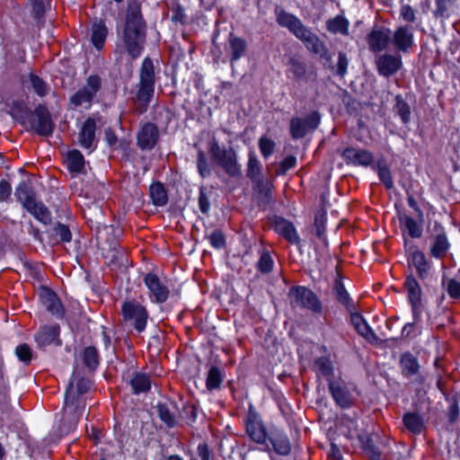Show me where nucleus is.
Here are the masks:
<instances>
[{
    "label": "nucleus",
    "instance_id": "obj_1",
    "mask_svg": "<svg viewBox=\"0 0 460 460\" xmlns=\"http://www.w3.org/2000/svg\"><path fill=\"white\" fill-rule=\"evenodd\" d=\"M146 29L141 3L138 0H128L125 22L119 37L131 59L141 55L146 43Z\"/></svg>",
    "mask_w": 460,
    "mask_h": 460
},
{
    "label": "nucleus",
    "instance_id": "obj_2",
    "mask_svg": "<svg viewBox=\"0 0 460 460\" xmlns=\"http://www.w3.org/2000/svg\"><path fill=\"white\" fill-rule=\"evenodd\" d=\"M155 68L150 58H146L141 65L139 83L137 85V93L133 98L135 110L137 113H145L149 107L155 93Z\"/></svg>",
    "mask_w": 460,
    "mask_h": 460
},
{
    "label": "nucleus",
    "instance_id": "obj_3",
    "mask_svg": "<svg viewBox=\"0 0 460 460\" xmlns=\"http://www.w3.org/2000/svg\"><path fill=\"white\" fill-rule=\"evenodd\" d=\"M91 385L90 379L82 377L76 381L75 388L73 383H70L66 389L62 420L64 422H69V429L75 427L83 413V407L80 406L78 398L86 394Z\"/></svg>",
    "mask_w": 460,
    "mask_h": 460
},
{
    "label": "nucleus",
    "instance_id": "obj_4",
    "mask_svg": "<svg viewBox=\"0 0 460 460\" xmlns=\"http://www.w3.org/2000/svg\"><path fill=\"white\" fill-rule=\"evenodd\" d=\"M15 195L22 207L37 220L44 225L50 224L51 213L49 208L36 199L32 188L26 181H22L16 188Z\"/></svg>",
    "mask_w": 460,
    "mask_h": 460
},
{
    "label": "nucleus",
    "instance_id": "obj_5",
    "mask_svg": "<svg viewBox=\"0 0 460 460\" xmlns=\"http://www.w3.org/2000/svg\"><path fill=\"white\" fill-rule=\"evenodd\" d=\"M208 152L213 161L230 177L242 175V168L237 161V154L233 147L221 146L216 138L208 143Z\"/></svg>",
    "mask_w": 460,
    "mask_h": 460
},
{
    "label": "nucleus",
    "instance_id": "obj_6",
    "mask_svg": "<svg viewBox=\"0 0 460 460\" xmlns=\"http://www.w3.org/2000/svg\"><path fill=\"white\" fill-rule=\"evenodd\" d=\"M121 314L124 321L132 325L137 332H142L146 329L148 313L139 302L125 301L121 306Z\"/></svg>",
    "mask_w": 460,
    "mask_h": 460
},
{
    "label": "nucleus",
    "instance_id": "obj_7",
    "mask_svg": "<svg viewBox=\"0 0 460 460\" xmlns=\"http://www.w3.org/2000/svg\"><path fill=\"white\" fill-rule=\"evenodd\" d=\"M289 297L293 306L321 313L322 303L317 296L305 287H293L289 291Z\"/></svg>",
    "mask_w": 460,
    "mask_h": 460
},
{
    "label": "nucleus",
    "instance_id": "obj_8",
    "mask_svg": "<svg viewBox=\"0 0 460 460\" xmlns=\"http://www.w3.org/2000/svg\"><path fill=\"white\" fill-rule=\"evenodd\" d=\"M101 88L102 78L97 75H92L87 77L84 86L70 97V102L75 107L83 105L89 107Z\"/></svg>",
    "mask_w": 460,
    "mask_h": 460
},
{
    "label": "nucleus",
    "instance_id": "obj_9",
    "mask_svg": "<svg viewBox=\"0 0 460 460\" xmlns=\"http://www.w3.org/2000/svg\"><path fill=\"white\" fill-rule=\"evenodd\" d=\"M399 367L401 375L406 379L414 377V382L420 385L426 381L425 376L420 373V364L417 357L410 351H404L400 355Z\"/></svg>",
    "mask_w": 460,
    "mask_h": 460
},
{
    "label": "nucleus",
    "instance_id": "obj_10",
    "mask_svg": "<svg viewBox=\"0 0 460 460\" xmlns=\"http://www.w3.org/2000/svg\"><path fill=\"white\" fill-rule=\"evenodd\" d=\"M321 121L320 113L313 111L305 118H292L290 120V135L294 139L304 137L309 131L315 130Z\"/></svg>",
    "mask_w": 460,
    "mask_h": 460
},
{
    "label": "nucleus",
    "instance_id": "obj_11",
    "mask_svg": "<svg viewBox=\"0 0 460 460\" xmlns=\"http://www.w3.org/2000/svg\"><path fill=\"white\" fill-rule=\"evenodd\" d=\"M430 255L437 259H442L449 250L450 243L445 227L435 221L430 229Z\"/></svg>",
    "mask_w": 460,
    "mask_h": 460
},
{
    "label": "nucleus",
    "instance_id": "obj_12",
    "mask_svg": "<svg viewBox=\"0 0 460 460\" xmlns=\"http://www.w3.org/2000/svg\"><path fill=\"white\" fill-rule=\"evenodd\" d=\"M32 115L35 118L30 121L31 129L42 137L52 135L55 123L51 119V114L48 108L44 105H38L34 109Z\"/></svg>",
    "mask_w": 460,
    "mask_h": 460
},
{
    "label": "nucleus",
    "instance_id": "obj_13",
    "mask_svg": "<svg viewBox=\"0 0 460 460\" xmlns=\"http://www.w3.org/2000/svg\"><path fill=\"white\" fill-rule=\"evenodd\" d=\"M39 297L45 309L58 319H62L65 315L64 306L57 296L50 288L42 287L39 292Z\"/></svg>",
    "mask_w": 460,
    "mask_h": 460
},
{
    "label": "nucleus",
    "instance_id": "obj_14",
    "mask_svg": "<svg viewBox=\"0 0 460 460\" xmlns=\"http://www.w3.org/2000/svg\"><path fill=\"white\" fill-rule=\"evenodd\" d=\"M97 121L101 119L88 118L82 125L78 134V141L82 147L93 151L96 148L98 139L96 137Z\"/></svg>",
    "mask_w": 460,
    "mask_h": 460
},
{
    "label": "nucleus",
    "instance_id": "obj_15",
    "mask_svg": "<svg viewBox=\"0 0 460 460\" xmlns=\"http://www.w3.org/2000/svg\"><path fill=\"white\" fill-rule=\"evenodd\" d=\"M274 13L278 24L280 27L288 29L289 32L296 38L306 28L298 17L293 13H288L279 6H276Z\"/></svg>",
    "mask_w": 460,
    "mask_h": 460
},
{
    "label": "nucleus",
    "instance_id": "obj_16",
    "mask_svg": "<svg viewBox=\"0 0 460 460\" xmlns=\"http://www.w3.org/2000/svg\"><path fill=\"white\" fill-rule=\"evenodd\" d=\"M159 129L152 122L143 124L137 135V145L142 150H151L159 140Z\"/></svg>",
    "mask_w": 460,
    "mask_h": 460
},
{
    "label": "nucleus",
    "instance_id": "obj_17",
    "mask_svg": "<svg viewBox=\"0 0 460 460\" xmlns=\"http://www.w3.org/2000/svg\"><path fill=\"white\" fill-rule=\"evenodd\" d=\"M297 39L303 41L306 49L311 52L319 55L322 58L331 60V55L323 41L307 27L300 33Z\"/></svg>",
    "mask_w": 460,
    "mask_h": 460
},
{
    "label": "nucleus",
    "instance_id": "obj_18",
    "mask_svg": "<svg viewBox=\"0 0 460 460\" xmlns=\"http://www.w3.org/2000/svg\"><path fill=\"white\" fill-rule=\"evenodd\" d=\"M391 38L392 32L388 28L374 27L367 37L369 49L375 53L385 50Z\"/></svg>",
    "mask_w": 460,
    "mask_h": 460
},
{
    "label": "nucleus",
    "instance_id": "obj_19",
    "mask_svg": "<svg viewBox=\"0 0 460 460\" xmlns=\"http://www.w3.org/2000/svg\"><path fill=\"white\" fill-rule=\"evenodd\" d=\"M144 282L150 292L152 301L162 304L167 300L169 288L155 274L147 273L145 276Z\"/></svg>",
    "mask_w": 460,
    "mask_h": 460
},
{
    "label": "nucleus",
    "instance_id": "obj_20",
    "mask_svg": "<svg viewBox=\"0 0 460 460\" xmlns=\"http://www.w3.org/2000/svg\"><path fill=\"white\" fill-rule=\"evenodd\" d=\"M328 386L333 400L341 408L351 406L352 395L343 381L331 378Z\"/></svg>",
    "mask_w": 460,
    "mask_h": 460
},
{
    "label": "nucleus",
    "instance_id": "obj_21",
    "mask_svg": "<svg viewBox=\"0 0 460 460\" xmlns=\"http://www.w3.org/2000/svg\"><path fill=\"white\" fill-rule=\"evenodd\" d=\"M341 156L346 164L356 166H368L374 161V155L371 152L355 147L345 148Z\"/></svg>",
    "mask_w": 460,
    "mask_h": 460
},
{
    "label": "nucleus",
    "instance_id": "obj_22",
    "mask_svg": "<svg viewBox=\"0 0 460 460\" xmlns=\"http://www.w3.org/2000/svg\"><path fill=\"white\" fill-rule=\"evenodd\" d=\"M376 65L379 75L388 77L396 74L402 63L400 56L384 54L376 58Z\"/></svg>",
    "mask_w": 460,
    "mask_h": 460
},
{
    "label": "nucleus",
    "instance_id": "obj_23",
    "mask_svg": "<svg viewBox=\"0 0 460 460\" xmlns=\"http://www.w3.org/2000/svg\"><path fill=\"white\" fill-rule=\"evenodd\" d=\"M404 287L407 291V296L411 306L412 314L414 317L417 318L418 314H420V306L422 296L420 286L413 275L410 274L405 279Z\"/></svg>",
    "mask_w": 460,
    "mask_h": 460
},
{
    "label": "nucleus",
    "instance_id": "obj_24",
    "mask_svg": "<svg viewBox=\"0 0 460 460\" xmlns=\"http://www.w3.org/2000/svg\"><path fill=\"white\" fill-rule=\"evenodd\" d=\"M250 438L258 444H265L268 435L263 422L257 416H251L246 422Z\"/></svg>",
    "mask_w": 460,
    "mask_h": 460
},
{
    "label": "nucleus",
    "instance_id": "obj_25",
    "mask_svg": "<svg viewBox=\"0 0 460 460\" xmlns=\"http://www.w3.org/2000/svg\"><path fill=\"white\" fill-rule=\"evenodd\" d=\"M253 183L255 185V190L258 193V206L265 209L268 206H270L272 200L271 192L273 189V184L270 180L264 178L261 180H258Z\"/></svg>",
    "mask_w": 460,
    "mask_h": 460
},
{
    "label": "nucleus",
    "instance_id": "obj_26",
    "mask_svg": "<svg viewBox=\"0 0 460 460\" xmlns=\"http://www.w3.org/2000/svg\"><path fill=\"white\" fill-rule=\"evenodd\" d=\"M409 264L415 268L420 279L423 280L428 278L430 265L424 252L418 249L413 250L409 259Z\"/></svg>",
    "mask_w": 460,
    "mask_h": 460
},
{
    "label": "nucleus",
    "instance_id": "obj_27",
    "mask_svg": "<svg viewBox=\"0 0 460 460\" xmlns=\"http://www.w3.org/2000/svg\"><path fill=\"white\" fill-rule=\"evenodd\" d=\"M394 45L401 51H408L413 45V34L405 26L399 27L393 34Z\"/></svg>",
    "mask_w": 460,
    "mask_h": 460
},
{
    "label": "nucleus",
    "instance_id": "obj_28",
    "mask_svg": "<svg viewBox=\"0 0 460 460\" xmlns=\"http://www.w3.org/2000/svg\"><path fill=\"white\" fill-rule=\"evenodd\" d=\"M350 314V322L354 326L357 332L367 340L368 341H373L376 340V335L362 317V315L355 311L349 312Z\"/></svg>",
    "mask_w": 460,
    "mask_h": 460
},
{
    "label": "nucleus",
    "instance_id": "obj_29",
    "mask_svg": "<svg viewBox=\"0 0 460 460\" xmlns=\"http://www.w3.org/2000/svg\"><path fill=\"white\" fill-rule=\"evenodd\" d=\"M274 228L277 233L281 234L291 243H298L299 236L293 224L285 218L278 217L275 220Z\"/></svg>",
    "mask_w": 460,
    "mask_h": 460
},
{
    "label": "nucleus",
    "instance_id": "obj_30",
    "mask_svg": "<svg viewBox=\"0 0 460 460\" xmlns=\"http://www.w3.org/2000/svg\"><path fill=\"white\" fill-rule=\"evenodd\" d=\"M246 49L247 43L245 40L237 37L233 33L229 34L227 51L231 55L230 62L232 65L244 55Z\"/></svg>",
    "mask_w": 460,
    "mask_h": 460
},
{
    "label": "nucleus",
    "instance_id": "obj_31",
    "mask_svg": "<svg viewBox=\"0 0 460 460\" xmlns=\"http://www.w3.org/2000/svg\"><path fill=\"white\" fill-rule=\"evenodd\" d=\"M333 294L336 299L341 303L348 312L356 310V305L350 298L348 291L345 289L344 285L340 277L336 278L332 288Z\"/></svg>",
    "mask_w": 460,
    "mask_h": 460
},
{
    "label": "nucleus",
    "instance_id": "obj_32",
    "mask_svg": "<svg viewBox=\"0 0 460 460\" xmlns=\"http://www.w3.org/2000/svg\"><path fill=\"white\" fill-rule=\"evenodd\" d=\"M175 408V403H158L155 406L156 412L160 420L166 425L168 429H173L178 425V420L172 409Z\"/></svg>",
    "mask_w": 460,
    "mask_h": 460
},
{
    "label": "nucleus",
    "instance_id": "obj_33",
    "mask_svg": "<svg viewBox=\"0 0 460 460\" xmlns=\"http://www.w3.org/2000/svg\"><path fill=\"white\" fill-rule=\"evenodd\" d=\"M59 325H46L40 328L36 335V341L40 346H47L58 340Z\"/></svg>",
    "mask_w": 460,
    "mask_h": 460
},
{
    "label": "nucleus",
    "instance_id": "obj_34",
    "mask_svg": "<svg viewBox=\"0 0 460 460\" xmlns=\"http://www.w3.org/2000/svg\"><path fill=\"white\" fill-rule=\"evenodd\" d=\"M107 35L108 29L104 22L102 20L94 21L92 25L91 40L98 50L103 48Z\"/></svg>",
    "mask_w": 460,
    "mask_h": 460
},
{
    "label": "nucleus",
    "instance_id": "obj_35",
    "mask_svg": "<svg viewBox=\"0 0 460 460\" xmlns=\"http://www.w3.org/2000/svg\"><path fill=\"white\" fill-rule=\"evenodd\" d=\"M149 196L153 204L156 207H164L168 202L167 190L164 184L159 181L154 182L150 185Z\"/></svg>",
    "mask_w": 460,
    "mask_h": 460
},
{
    "label": "nucleus",
    "instance_id": "obj_36",
    "mask_svg": "<svg viewBox=\"0 0 460 460\" xmlns=\"http://www.w3.org/2000/svg\"><path fill=\"white\" fill-rule=\"evenodd\" d=\"M402 421L407 429L414 434L421 433L425 427L422 417L414 412L405 413Z\"/></svg>",
    "mask_w": 460,
    "mask_h": 460
},
{
    "label": "nucleus",
    "instance_id": "obj_37",
    "mask_svg": "<svg viewBox=\"0 0 460 460\" xmlns=\"http://www.w3.org/2000/svg\"><path fill=\"white\" fill-rule=\"evenodd\" d=\"M270 440L277 454L287 456L290 453L291 445L288 438L286 435L278 433L270 437Z\"/></svg>",
    "mask_w": 460,
    "mask_h": 460
},
{
    "label": "nucleus",
    "instance_id": "obj_38",
    "mask_svg": "<svg viewBox=\"0 0 460 460\" xmlns=\"http://www.w3.org/2000/svg\"><path fill=\"white\" fill-rule=\"evenodd\" d=\"M326 28L330 32L333 34H349V22L341 15H337L334 18L328 20L326 22Z\"/></svg>",
    "mask_w": 460,
    "mask_h": 460
},
{
    "label": "nucleus",
    "instance_id": "obj_39",
    "mask_svg": "<svg viewBox=\"0 0 460 460\" xmlns=\"http://www.w3.org/2000/svg\"><path fill=\"white\" fill-rule=\"evenodd\" d=\"M130 385L134 394L146 393L151 387V381L147 375L144 373H136L130 380Z\"/></svg>",
    "mask_w": 460,
    "mask_h": 460
},
{
    "label": "nucleus",
    "instance_id": "obj_40",
    "mask_svg": "<svg viewBox=\"0 0 460 460\" xmlns=\"http://www.w3.org/2000/svg\"><path fill=\"white\" fill-rule=\"evenodd\" d=\"M399 221L402 225L404 226L405 229L407 230L409 235L411 238H420L421 236L422 227L411 217L406 214L400 215Z\"/></svg>",
    "mask_w": 460,
    "mask_h": 460
},
{
    "label": "nucleus",
    "instance_id": "obj_41",
    "mask_svg": "<svg viewBox=\"0 0 460 460\" xmlns=\"http://www.w3.org/2000/svg\"><path fill=\"white\" fill-rule=\"evenodd\" d=\"M83 362L86 368L94 371L100 364L99 353L95 347L89 346L84 349Z\"/></svg>",
    "mask_w": 460,
    "mask_h": 460
},
{
    "label": "nucleus",
    "instance_id": "obj_42",
    "mask_svg": "<svg viewBox=\"0 0 460 460\" xmlns=\"http://www.w3.org/2000/svg\"><path fill=\"white\" fill-rule=\"evenodd\" d=\"M67 167L74 172H81L84 170V159L80 151L72 150L68 152Z\"/></svg>",
    "mask_w": 460,
    "mask_h": 460
},
{
    "label": "nucleus",
    "instance_id": "obj_43",
    "mask_svg": "<svg viewBox=\"0 0 460 460\" xmlns=\"http://www.w3.org/2000/svg\"><path fill=\"white\" fill-rule=\"evenodd\" d=\"M360 440L362 449L370 460H382V453L370 437H361Z\"/></svg>",
    "mask_w": 460,
    "mask_h": 460
},
{
    "label": "nucleus",
    "instance_id": "obj_44",
    "mask_svg": "<svg viewBox=\"0 0 460 460\" xmlns=\"http://www.w3.org/2000/svg\"><path fill=\"white\" fill-rule=\"evenodd\" d=\"M261 165L257 157L251 153L249 155L246 175L252 180V182H255L258 180L263 179V177H261Z\"/></svg>",
    "mask_w": 460,
    "mask_h": 460
},
{
    "label": "nucleus",
    "instance_id": "obj_45",
    "mask_svg": "<svg viewBox=\"0 0 460 460\" xmlns=\"http://www.w3.org/2000/svg\"><path fill=\"white\" fill-rule=\"evenodd\" d=\"M223 381V375L218 367L213 366L208 373L206 385L208 390L218 389Z\"/></svg>",
    "mask_w": 460,
    "mask_h": 460
},
{
    "label": "nucleus",
    "instance_id": "obj_46",
    "mask_svg": "<svg viewBox=\"0 0 460 460\" xmlns=\"http://www.w3.org/2000/svg\"><path fill=\"white\" fill-rule=\"evenodd\" d=\"M395 101V111L400 116L402 121L407 124L411 120V108L401 95H397Z\"/></svg>",
    "mask_w": 460,
    "mask_h": 460
},
{
    "label": "nucleus",
    "instance_id": "obj_47",
    "mask_svg": "<svg viewBox=\"0 0 460 460\" xmlns=\"http://www.w3.org/2000/svg\"><path fill=\"white\" fill-rule=\"evenodd\" d=\"M325 222L326 217L323 213H318L314 216V227L317 237L323 241L324 245L328 244V241L325 235Z\"/></svg>",
    "mask_w": 460,
    "mask_h": 460
},
{
    "label": "nucleus",
    "instance_id": "obj_48",
    "mask_svg": "<svg viewBox=\"0 0 460 460\" xmlns=\"http://www.w3.org/2000/svg\"><path fill=\"white\" fill-rule=\"evenodd\" d=\"M197 168L199 175L206 178L211 174V169L208 164L205 152L202 149L198 150L197 155Z\"/></svg>",
    "mask_w": 460,
    "mask_h": 460
},
{
    "label": "nucleus",
    "instance_id": "obj_49",
    "mask_svg": "<svg viewBox=\"0 0 460 460\" xmlns=\"http://www.w3.org/2000/svg\"><path fill=\"white\" fill-rule=\"evenodd\" d=\"M289 72L293 74L296 79H302L306 74V66L304 62L299 61L296 58H290L288 61Z\"/></svg>",
    "mask_w": 460,
    "mask_h": 460
},
{
    "label": "nucleus",
    "instance_id": "obj_50",
    "mask_svg": "<svg viewBox=\"0 0 460 460\" xmlns=\"http://www.w3.org/2000/svg\"><path fill=\"white\" fill-rule=\"evenodd\" d=\"M377 173L379 180L384 183L386 189L390 190L394 187L391 172L385 163L377 164Z\"/></svg>",
    "mask_w": 460,
    "mask_h": 460
},
{
    "label": "nucleus",
    "instance_id": "obj_51",
    "mask_svg": "<svg viewBox=\"0 0 460 460\" xmlns=\"http://www.w3.org/2000/svg\"><path fill=\"white\" fill-rule=\"evenodd\" d=\"M211 191L208 188L201 186L199 193V208L204 215H208L210 210L209 196Z\"/></svg>",
    "mask_w": 460,
    "mask_h": 460
},
{
    "label": "nucleus",
    "instance_id": "obj_52",
    "mask_svg": "<svg viewBox=\"0 0 460 460\" xmlns=\"http://www.w3.org/2000/svg\"><path fill=\"white\" fill-rule=\"evenodd\" d=\"M30 82L33 91L40 96H45L49 91V87L48 84L38 75L31 74L30 75Z\"/></svg>",
    "mask_w": 460,
    "mask_h": 460
},
{
    "label": "nucleus",
    "instance_id": "obj_53",
    "mask_svg": "<svg viewBox=\"0 0 460 460\" xmlns=\"http://www.w3.org/2000/svg\"><path fill=\"white\" fill-rule=\"evenodd\" d=\"M314 368L323 376H330L332 374V361L325 357H321L315 360Z\"/></svg>",
    "mask_w": 460,
    "mask_h": 460
},
{
    "label": "nucleus",
    "instance_id": "obj_54",
    "mask_svg": "<svg viewBox=\"0 0 460 460\" xmlns=\"http://www.w3.org/2000/svg\"><path fill=\"white\" fill-rule=\"evenodd\" d=\"M53 233L59 242L69 243L72 240V233L68 226L64 224L58 223L53 227Z\"/></svg>",
    "mask_w": 460,
    "mask_h": 460
},
{
    "label": "nucleus",
    "instance_id": "obj_55",
    "mask_svg": "<svg viewBox=\"0 0 460 460\" xmlns=\"http://www.w3.org/2000/svg\"><path fill=\"white\" fill-rule=\"evenodd\" d=\"M11 116L21 123L27 118V107L22 102H14L10 109Z\"/></svg>",
    "mask_w": 460,
    "mask_h": 460
},
{
    "label": "nucleus",
    "instance_id": "obj_56",
    "mask_svg": "<svg viewBox=\"0 0 460 460\" xmlns=\"http://www.w3.org/2000/svg\"><path fill=\"white\" fill-rule=\"evenodd\" d=\"M257 268L261 273H270L273 268V260L269 252H262L257 262Z\"/></svg>",
    "mask_w": 460,
    "mask_h": 460
},
{
    "label": "nucleus",
    "instance_id": "obj_57",
    "mask_svg": "<svg viewBox=\"0 0 460 460\" xmlns=\"http://www.w3.org/2000/svg\"><path fill=\"white\" fill-rule=\"evenodd\" d=\"M210 244L216 249H222L226 245V239L223 232L219 229L213 230L208 235Z\"/></svg>",
    "mask_w": 460,
    "mask_h": 460
},
{
    "label": "nucleus",
    "instance_id": "obj_58",
    "mask_svg": "<svg viewBox=\"0 0 460 460\" xmlns=\"http://www.w3.org/2000/svg\"><path fill=\"white\" fill-rule=\"evenodd\" d=\"M15 354L18 358L26 365L31 361V349L29 345L23 343L16 347Z\"/></svg>",
    "mask_w": 460,
    "mask_h": 460
},
{
    "label": "nucleus",
    "instance_id": "obj_59",
    "mask_svg": "<svg viewBox=\"0 0 460 460\" xmlns=\"http://www.w3.org/2000/svg\"><path fill=\"white\" fill-rule=\"evenodd\" d=\"M456 278L459 280L456 279H449L447 288L449 296L454 299L460 298V270H458Z\"/></svg>",
    "mask_w": 460,
    "mask_h": 460
},
{
    "label": "nucleus",
    "instance_id": "obj_60",
    "mask_svg": "<svg viewBox=\"0 0 460 460\" xmlns=\"http://www.w3.org/2000/svg\"><path fill=\"white\" fill-rule=\"evenodd\" d=\"M259 147L262 154V155L267 158L270 155H272L275 147V143L267 137H261L259 140Z\"/></svg>",
    "mask_w": 460,
    "mask_h": 460
},
{
    "label": "nucleus",
    "instance_id": "obj_61",
    "mask_svg": "<svg viewBox=\"0 0 460 460\" xmlns=\"http://www.w3.org/2000/svg\"><path fill=\"white\" fill-rule=\"evenodd\" d=\"M296 163V159L293 155H288L279 164V169L277 171L278 174H285L288 170L295 167Z\"/></svg>",
    "mask_w": 460,
    "mask_h": 460
},
{
    "label": "nucleus",
    "instance_id": "obj_62",
    "mask_svg": "<svg viewBox=\"0 0 460 460\" xmlns=\"http://www.w3.org/2000/svg\"><path fill=\"white\" fill-rule=\"evenodd\" d=\"M460 410L457 400H453L447 410L448 421L454 424L457 421L459 417Z\"/></svg>",
    "mask_w": 460,
    "mask_h": 460
},
{
    "label": "nucleus",
    "instance_id": "obj_63",
    "mask_svg": "<svg viewBox=\"0 0 460 460\" xmlns=\"http://www.w3.org/2000/svg\"><path fill=\"white\" fill-rule=\"evenodd\" d=\"M349 65V60L345 53L340 52L339 53V60L337 63V70L336 74L340 75L341 77H343L345 74L347 73V68Z\"/></svg>",
    "mask_w": 460,
    "mask_h": 460
},
{
    "label": "nucleus",
    "instance_id": "obj_64",
    "mask_svg": "<svg viewBox=\"0 0 460 460\" xmlns=\"http://www.w3.org/2000/svg\"><path fill=\"white\" fill-rule=\"evenodd\" d=\"M32 13L34 18L40 20L42 18L45 13V4L42 0H33L32 2Z\"/></svg>",
    "mask_w": 460,
    "mask_h": 460
}]
</instances>
